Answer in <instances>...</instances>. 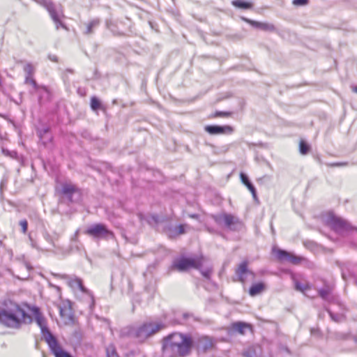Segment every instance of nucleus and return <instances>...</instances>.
<instances>
[{
  "mask_svg": "<svg viewBox=\"0 0 357 357\" xmlns=\"http://www.w3.org/2000/svg\"><path fill=\"white\" fill-rule=\"evenodd\" d=\"M99 24V20H93L91 22H90L87 25V29L86 33H92V29L95 26H97Z\"/></svg>",
  "mask_w": 357,
  "mask_h": 357,
  "instance_id": "nucleus-26",
  "label": "nucleus"
},
{
  "mask_svg": "<svg viewBox=\"0 0 357 357\" xmlns=\"http://www.w3.org/2000/svg\"><path fill=\"white\" fill-rule=\"evenodd\" d=\"M201 260L198 258H181L173 263V268L178 271H186L190 268H199Z\"/></svg>",
  "mask_w": 357,
  "mask_h": 357,
  "instance_id": "nucleus-6",
  "label": "nucleus"
},
{
  "mask_svg": "<svg viewBox=\"0 0 357 357\" xmlns=\"http://www.w3.org/2000/svg\"><path fill=\"white\" fill-rule=\"evenodd\" d=\"M211 274V271L208 270L206 271L202 272V275L206 278H208Z\"/></svg>",
  "mask_w": 357,
  "mask_h": 357,
  "instance_id": "nucleus-35",
  "label": "nucleus"
},
{
  "mask_svg": "<svg viewBox=\"0 0 357 357\" xmlns=\"http://www.w3.org/2000/svg\"><path fill=\"white\" fill-rule=\"evenodd\" d=\"M192 339L181 333H172L163 340L162 356L165 357H185L191 351Z\"/></svg>",
  "mask_w": 357,
  "mask_h": 357,
  "instance_id": "nucleus-1",
  "label": "nucleus"
},
{
  "mask_svg": "<svg viewBox=\"0 0 357 357\" xmlns=\"http://www.w3.org/2000/svg\"><path fill=\"white\" fill-rule=\"evenodd\" d=\"M25 83L27 84H31L33 87H36V83L35 80L32 78V75H26L25 78Z\"/></svg>",
  "mask_w": 357,
  "mask_h": 357,
  "instance_id": "nucleus-29",
  "label": "nucleus"
},
{
  "mask_svg": "<svg viewBox=\"0 0 357 357\" xmlns=\"http://www.w3.org/2000/svg\"><path fill=\"white\" fill-rule=\"evenodd\" d=\"M307 3V0H294L293 3L296 6H304Z\"/></svg>",
  "mask_w": 357,
  "mask_h": 357,
  "instance_id": "nucleus-31",
  "label": "nucleus"
},
{
  "mask_svg": "<svg viewBox=\"0 0 357 357\" xmlns=\"http://www.w3.org/2000/svg\"><path fill=\"white\" fill-rule=\"evenodd\" d=\"M327 222L334 230L340 233L349 230L350 227L344 220L333 214L329 215Z\"/></svg>",
  "mask_w": 357,
  "mask_h": 357,
  "instance_id": "nucleus-8",
  "label": "nucleus"
},
{
  "mask_svg": "<svg viewBox=\"0 0 357 357\" xmlns=\"http://www.w3.org/2000/svg\"><path fill=\"white\" fill-rule=\"evenodd\" d=\"M214 345V341L211 337L204 336L199 339L197 343L198 349L204 351L211 349Z\"/></svg>",
  "mask_w": 357,
  "mask_h": 357,
  "instance_id": "nucleus-13",
  "label": "nucleus"
},
{
  "mask_svg": "<svg viewBox=\"0 0 357 357\" xmlns=\"http://www.w3.org/2000/svg\"><path fill=\"white\" fill-rule=\"evenodd\" d=\"M2 244V242L0 241V245Z\"/></svg>",
  "mask_w": 357,
  "mask_h": 357,
  "instance_id": "nucleus-40",
  "label": "nucleus"
},
{
  "mask_svg": "<svg viewBox=\"0 0 357 357\" xmlns=\"http://www.w3.org/2000/svg\"><path fill=\"white\" fill-rule=\"evenodd\" d=\"M32 322V318L17 303L9 302L0 310V323L12 328H20L22 324Z\"/></svg>",
  "mask_w": 357,
  "mask_h": 357,
  "instance_id": "nucleus-2",
  "label": "nucleus"
},
{
  "mask_svg": "<svg viewBox=\"0 0 357 357\" xmlns=\"http://www.w3.org/2000/svg\"><path fill=\"white\" fill-rule=\"evenodd\" d=\"M245 21L250 23L252 26H255L258 27L263 30L273 31L275 29L274 26L271 24L260 23V22L252 21V20H250L248 19H245Z\"/></svg>",
  "mask_w": 357,
  "mask_h": 357,
  "instance_id": "nucleus-18",
  "label": "nucleus"
},
{
  "mask_svg": "<svg viewBox=\"0 0 357 357\" xmlns=\"http://www.w3.org/2000/svg\"><path fill=\"white\" fill-rule=\"evenodd\" d=\"M296 289L297 290H300L301 291H305V288L303 286H301L299 283H296Z\"/></svg>",
  "mask_w": 357,
  "mask_h": 357,
  "instance_id": "nucleus-34",
  "label": "nucleus"
},
{
  "mask_svg": "<svg viewBox=\"0 0 357 357\" xmlns=\"http://www.w3.org/2000/svg\"><path fill=\"white\" fill-rule=\"evenodd\" d=\"M248 328L249 325L243 322H235L231 326V330L238 332L241 335H243L245 333V330Z\"/></svg>",
  "mask_w": 357,
  "mask_h": 357,
  "instance_id": "nucleus-19",
  "label": "nucleus"
},
{
  "mask_svg": "<svg viewBox=\"0 0 357 357\" xmlns=\"http://www.w3.org/2000/svg\"><path fill=\"white\" fill-rule=\"evenodd\" d=\"M330 315L331 316V317L333 319V315H332V313L330 312Z\"/></svg>",
  "mask_w": 357,
  "mask_h": 357,
  "instance_id": "nucleus-39",
  "label": "nucleus"
},
{
  "mask_svg": "<svg viewBox=\"0 0 357 357\" xmlns=\"http://www.w3.org/2000/svg\"><path fill=\"white\" fill-rule=\"evenodd\" d=\"M35 312V319L38 325L40 326L41 329V333L43 337L47 343L50 350L52 351L58 345H59L56 337L51 333L50 330L46 327L45 319L44 317L39 313V311L37 308L34 310Z\"/></svg>",
  "mask_w": 357,
  "mask_h": 357,
  "instance_id": "nucleus-4",
  "label": "nucleus"
},
{
  "mask_svg": "<svg viewBox=\"0 0 357 357\" xmlns=\"http://www.w3.org/2000/svg\"><path fill=\"white\" fill-rule=\"evenodd\" d=\"M275 252L277 257L279 259H281V260L286 259L293 264H297L299 261V259L298 257H293L289 253H288L284 250H278Z\"/></svg>",
  "mask_w": 357,
  "mask_h": 357,
  "instance_id": "nucleus-14",
  "label": "nucleus"
},
{
  "mask_svg": "<svg viewBox=\"0 0 357 357\" xmlns=\"http://www.w3.org/2000/svg\"><path fill=\"white\" fill-rule=\"evenodd\" d=\"M344 164H339V163H336V164H332L331 165V166H340V165H343Z\"/></svg>",
  "mask_w": 357,
  "mask_h": 357,
  "instance_id": "nucleus-37",
  "label": "nucleus"
},
{
  "mask_svg": "<svg viewBox=\"0 0 357 357\" xmlns=\"http://www.w3.org/2000/svg\"><path fill=\"white\" fill-rule=\"evenodd\" d=\"M319 294L323 298H326L329 292L326 289H321L319 290Z\"/></svg>",
  "mask_w": 357,
  "mask_h": 357,
  "instance_id": "nucleus-32",
  "label": "nucleus"
},
{
  "mask_svg": "<svg viewBox=\"0 0 357 357\" xmlns=\"http://www.w3.org/2000/svg\"><path fill=\"white\" fill-rule=\"evenodd\" d=\"M24 71L26 75H33L35 71V68L31 63H27L24 66Z\"/></svg>",
  "mask_w": 357,
  "mask_h": 357,
  "instance_id": "nucleus-23",
  "label": "nucleus"
},
{
  "mask_svg": "<svg viewBox=\"0 0 357 357\" xmlns=\"http://www.w3.org/2000/svg\"><path fill=\"white\" fill-rule=\"evenodd\" d=\"M187 227L185 225H180L175 227L176 231L177 234H183L185 233V228Z\"/></svg>",
  "mask_w": 357,
  "mask_h": 357,
  "instance_id": "nucleus-28",
  "label": "nucleus"
},
{
  "mask_svg": "<svg viewBox=\"0 0 357 357\" xmlns=\"http://www.w3.org/2000/svg\"><path fill=\"white\" fill-rule=\"evenodd\" d=\"M216 223L220 225H225L230 229H234L238 222V219L231 214H219L213 217Z\"/></svg>",
  "mask_w": 357,
  "mask_h": 357,
  "instance_id": "nucleus-9",
  "label": "nucleus"
},
{
  "mask_svg": "<svg viewBox=\"0 0 357 357\" xmlns=\"http://www.w3.org/2000/svg\"><path fill=\"white\" fill-rule=\"evenodd\" d=\"M85 234L98 238H107L113 236L112 231L102 224H96L91 226L85 231Z\"/></svg>",
  "mask_w": 357,
  "mask_h": 357,
  "instance_id": "nucleus-7",
  "label": "nucleus"
},
{
  "mask_svg": "<svg viewBox=\"0 0 357 357\" xmlns=\"http://www.w3.org/2000/svg\"><path fill=\"white\" fill-rule=\"evenodd\" d=\"M20 225L22 227V231L25 233L27 230L28 223L27 221L24 220L20 222Z\"/></svg>",
  "mask_w": 357,
  "mask_h": 357,
  "instance_id": "nucleus-30",
  "label": "nucleus"
},
{
  "mask_svg": "<svg viewBox=\"0 0 357 357\" xmlns=\"http://www.w3.org/2000/svg\"><path fill=\"white\" fill-rule=\"evenodd\" d=\"M49 59H50V60H51V61H52L54 62H56L57 61V57L55 55H49Z\"/></svg>",
  "mask_w": 357,
  "mask_h": 357,
  "instance_id": "nucleus-36",
  "label": "nucleus"
},
{
  "mask_svg": "<svg viewBox=\"0 0 357 357\" xmlns=\"http://www.w3.org/2000/svg\"><path fill=\"white\" fill-rule=\"evenodd\" d=\"M163 328L165 326L160 323H146L137 329L132 330L130 335L137 337L139 341H143Z\"/></svg>",
  "mask_w": 357,
  "mask_h": 357,
  "instance_id": "nucleus-3",
  "label": "nucleus"
},
{
  "mask_svg": "<svg viewBox=\"0 0 357 357\" xmlns=\"http://www.w3.org/2000/svg\"><path fill=\"white\" fill-rule=\"evenodd\" d=\"M43 135L41 133V131L38 132V135L41 140H43V142L45 144L47 141H50L52 139L51 135H48V129H45L43 130Z\"/></svg>",
  "mask_w": 357,
  "mask_h": 357,
  "instance_id": "nucleus-22",
  "label": "nucleus"
},
{
  "mask_svg": "<svg viewBox=\"0 0 357 357\" xmlns=\"http://www.w3.org/2000/svg\"><path fill=\"white\" fill-rule=\"evenodd\" d=\"M77 190L76 188L74 185L71 183H65L62 186V192L63 194L67 195L69 198L71 197V195L75 192Z\"/></svg>",
  "mask_w": 357,
  "mask_h": 357,
  "instance_id": "nucleus-20",
  "label": "nucleus"
},
{
  "mask_svg": "<svg viewBox=\"0 0 357 357\" xmlns=\"http://www.w3.org/2000/svg\"><path fill=\"white\" fill-rule=\"evenodd\" d=\"M205 130L211 135L231 134L233 128L229 126H206Z\"/></svg>",
  "mask_w": 357,
  "mask_h": 357,
  "instance_id": "nucleus-11",
  "label": "nucleus"
},
{
  "mask_svg": "<svg viewBox=\"0 0 357 357\" xmlns=\"http://www.w3.org/2000/svg\"><path fill=\"white\" fill-rule=\"evenodd\" d=\"M60 317L65 324L73 323V317L69 302H63L59 306Z\"/></svg>",
  "mask_w": 357,
  "mask_h": 357,
  "instance_id": "nucleus-10",
  "label": "nucleus"
},
{
  "mask_svg": "<svg viewBox=\"0 0 357 357\" xmlns=\"http://www.w3.org/2000/svg\"><path fill=\"white\" fill-rule=\"evenodd\" d=\"M229 114L227 113V112H217L215 116H229Z\"/></svg>",
  "mask_w": 357,
  "mask_h": 357,
  "instance_id": "nucleus-33",
  "label": "nucleus"
},
{
  "mask_svg": "<svg viewBox=\"0 0 357 357\" xmlns=\"http://www.w3.org/2000/svg\"><path fill=\"white\" fill-rule=\"evenodd\" d=\"M68 284L70 287L75 291H80L82 292L86 291V289L82 284V280L79 278H70V280L68 281Z\"/></svg>",
  "mask_w": 357,
  "mask_h": 357,
  "instance_id": "nucleus-15",
  "label": "nucleus"
},
{
  "mask_svg": "<svg viewBox=\"0 0 357 357\" xmlns=\"http://www.w3.org/2000/svg\"><path fill=\"white\" fill-rule=\"evenodd\" d=\"M353 91L357 93V86L353 89Z\"/></svg>",
  "mask_w": 357,
  "mask_h": 357,
  "instance_id": "nucleus-38",
  "label": "nucleus"
},
{
  "mask_svg": "<svg viewBox=\"0 0 357 357\" xmlns=\"http://www.w3.org/2000/svg\"><path fill=\"white\" fill-rule=\"evenodd\" d=\"M240 177H241V180L242 183L245 185H246V187L248 188V190L252 193L253 197L255 199H256V197H257L256 190H255V187L253 186V185L250 182L248 176L245 174L241 173Z\"/></svg>",
  "mask_w": 357,
  "mask_h": 357,
  "instance_id": "nucleus-17",
  "label": "nucleus"
},
{
  "mask_svg": "<svg viewBox=\"0 0 357 357\" xmlns=\"http://www.w3.org/2000/svg\"><path fill=\"white\" fill-rule=\"evenodd\" d=\"M265 289L266 286L263 282L256 283L251 286L249 290V294L252 296H255L263 292Z\"/></svg>",
  "mask_w": 357,
  "mask_h": 357,
  "instance_id": "nucleus-16",
  "label": "nucleus"
},
{
  "mask_svg": "<svg viewBox=\"0 0 357 357\" xmlns=\"http://www.w3.org/2000/svg\"><path fill=\"white\" fill-rule=\"evenodd\" d=\"M233 5H234L235 6L238 7V8H250L252 7V4L250 3H248V2H243V1H233Z\"/></svg>",
  "mask_w": 357,
  "mask_h": 357,
  "instance_id": "nucleus-24",
  "label": "nucleus"
},
{
  "mask_svg": "<svg viewBox=\"0 0 357 357\" xmlns=\"http://www.w3.org/2000/svg\"><path fill=\"white\" fill-rule=\"evenodd\" d=\"M107 357H119L114 345L110 344L106 348Z\"/></svg>",
  "mask_w": 357,
  "mask_h": 357,
  "instance_id": "nucleus-21",
  "label": "nucleus"
},
{
  "mask_svg": "<svg viewBox=\"0 0 357 357\" xmlns=\"http://www.w3.org/2000/svg\"><path fill=\"white\" fill-rule=\"evenodd\" d=\"M38 2L47 10L55 24L56 29H59L60 26L64 27L61 21L63 12L59 7H56L52 2L49 0H38Z\"/></svg>",
  "mask_w": 357,
  "mask_h": 357,
  "instance_id": "nucleus-5",
  "label": "nucleus"
},
{
  "mask_svg": "<svg viewBox=\"0 0 357 357\" xmlns=\"http://www.w3.org/2000/svg\"><path fill=\"white\" fill-rule=\"evenodd\" d=\"M308 146L303 141L300 142V152L305 155L308 152Z\"/></svg>",
  "mask_w": 357,
  "mask_h": 357,
  "instance_id": "nucleus-27",
  "label": "nucleus"
},
{
  "mask_svg": "<svg viewBox=\"0 0 357 357\" xmlns=\"http://www.w3.org/2000/svg\"><path fill=\"white\" fill-rule=\"evenodd\" d=\"M91 107L96 111L100 107V102L96 97H92L91 99Z\"/></svg>",
  "mask_w": 357,
  "mask_h": 357,
  "instance_id": "nucleus-25",
  "label": "nucleus"
},
{
  "mask_svg": "<svg viewBox=\"0 0 357 357\" xmlns=\"http://www.w3.org/2000/svg\"><path fill=\"white\" fill-rule=\"evenodd\" d=\"M236 275H238L239 280L243 283L245 282L248 276L250 275L252 278H254V273L248 270L247 263L245 261L239 265L236 270Z\"/></svg>",
  "mask_w": 357,
  "mask_h": 357,
  "instance_id": "nucleus-12",
  "label": "nucleus"
}]
</instances>
